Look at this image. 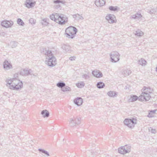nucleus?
I'll return each mask as SVG.
<instances>
[{
	"instance_id": "obj_22",
	"label": "nucleus",
	"mask_w": 157,
	"mask_h": 157,
	"mask_svg": "<svg viewBox=\"0 0 157 157\" xmlns=\"http://www.w3.org/2000/svg\"><path fill=\"white\" fill-rule=\"evenodd\" d=\"M107 94L110 97L113 98L116 97L117 95V92L114 91H110L107 93Z\"/></svg>"
},
{
	"instance_id": "obj_5",
	"label": "nucleus",
	"mask_w": 157,
	"mask_h": 157,
	"mask_svg": "<svg viewBox=\"0 0 157 157\" xmlns=\"http://www.w3.org/2000/svg\"><path fill=\"white\" fill-rule=\"evenodd\" d=\"M111 61L113 63H116L120 60V54L116 51H113L111 52L110 54Z\"/></svg>"
},
{
	"instance_id": "obj_15",
	"label": "nucleus",
	"mask_w": 157,
	"mask_h": 157,
	"mask_svg": "<svg viewBox=\"0 0 157 157\" xmlns=\"http://www.w3.org/2000/svg\"><path fill=\"white\" fill-rule=\"evenodd\" d=\"M132 72L131 71L128 69H124L122 70V74L123 75L124 77L129 75Z\"/></svg>"
},
{
	"instance_id": "obj_26",
	"label": "nucleus",
	"mask_w": 157,
	"mask_h": 157,
	"mask_svg": "<svg viewBox=\"0 0 157 157\" xmlns=\"http://www.w3.org/2000/svg\"><path fill=\"white\" fill-rule=\"evenodd\" d=\"M105 86V84L102 82H99L97 84V87L99 89L103 88Z\"/></svg>"
},
{
	"instance_id": "obj_42",
	"label": "nucleus",
	"mask_w": 157,
	"mask_h": 157,
	"mask_svg": "<svg viewBox=\"0 0 157 157\" xmlns=\"http://www.w3.org/2000/svg\"><path fill=\"white\" fill-rule=\"evenodd\" d=\"M50 18L52 20L55 21V14H52L50 16Z\"/></svg>"
},
{
	"instance_id": "obj_30",
	"label": "nucleus",
	"mask_w": 157,
	"mask_h": 157,
	"mask_svg": "<svg viewBox=\"0 0 157 157\" xmlns=\"http://www.w3.org/2000/svg\"><path fill=\"white\" fill-rule=\"evenodd\" d=\"M109 9L112 11H118V10L119 9V8L117 6H110L109 8Z\"/></svg>"
},
{
	"instance_id": "obj_27",
	"label": "nucleus",
	"mask_w": 157,
	"mask_h": 157,
	"mask_svg": "<svg viewBox=\"0 0 157 157\" xmlns=\"http://www.w3.org/2000/svg\"><path fill=\"white\" fill-rule=\"evenodd\" d=\"M74 120L75 125L76 124H79L81 123V118L77 117L76 118L73 117Z\"/></svg>"
},
{
	"instance_id": "obj_35",
	"label": "nucleus",
	"mask_w": 157,
	"mask_h": 157,
	"mask_svg": "<svg viewBox=\"0 0 157 157\" xmlns=\"http://www.w3.org/2000/svg\"><path fill=\"white\" fill-rule=\"evenodd\" d=\"M38 151H39L41 152L42 153L45 154V155H47L48 156H49V154L48 152L47 151L43 149L40 148L38 149Z\"/></svg>"
},
{
	"instance_id": "obj_9",
	"label": "nucleus",
	"mask_w": 157,
	"mask_h": 157,
	"mask_svg": "<svg viewBox=\"0 0 157 157\" xmlns=\"http://www.w3.org/2000/svg\"><path fill=\"white\" fill-rule=\"evenodd\" d=\"M105 19L110 24L116 23L117 21L115 17L113 14H108L106 16Z\"/></svg>"
},
{
	"instance_id": "obj_31",
	"label": "nucleus",
	"mask_w": 157,
	"mask_h": 157,
	"mask_svg": "<svg viewBox=\"0 0 157 157\" xmlns=\"http://www.w3.org/2000/svg\"><path fill=\"white\" fill-rule=\"evenodd\" d=\"M56 86L59 87L61 88L62 89L65 86V84L63 82H59L57 84Z\"/></svg>"
},
{
	"instance_id": "obj_44",
	"label": "nucleus",
	"mask_w": 157,
	"mask_h": 157,
	"mask_svg": "<svg viewBox=\"0 0 157 157\" xmlns=\"http://www.w3.org/2000/svg\"><path fill=\"white\" fill-rule=\"evenodd\" d=\"M136 19H138L141 17L142 15L140 13H136Z\"/></svg>"
},
{
	"instance_id": "obj_55",
	"label": "nucleus",
	"mask_w": 157,
	"mask_h": 157,
	"mask_svg": "<svg viewBox=\"0 0 157 157\" xmlns=\"http://www.w3.org/2000/svg\"><path fill=\"white\" fill-rule=\"evenodd\" d=\"M149 13H151V11H150V12Z\"/></svg>"
},
{
	"instance_id": "obj_20",
	"label": "nucleus",
	"mask_w": 157,
	"mask_h": 157,
	"mask_svg": "<svg viewBox=\"0 0 157 157\" xmlns=\"http://www.w3.org/2000/svg\"><path fill=\"white\" fill-rule=\"evenodd\" d=\"M145 88L144 89L143 92L142 93H148L149 94H151L152 93V92L153 91L152 89L150 87H144Z\"/></svg>"
},
{
	"instance_id": "obj_11",
	"label": "nucleus",
	"mask_w": 157,
	"mask_h": 157,
	"mask_svg": "<svg viewBox=\"0 0 157 157\" xmlns=\"http://www.w3.org/2000/svg\"><path fill=\"white\" fill-rule=\"evenodd\" d=\"M65 17H63V14H61L59 18L56 20V23H59L60 25H63L68 21V18L66 17L65 19H64Z\"/></svg>"
},
{
	"instance_id": "obj_45",
	"label": "nucleus",
	"mask_w": 157,
	"mask_h": 157,
	"mask_svg": "<svg viewBox=\"0 0 157 157\" xmlns=\"http://www.w3.org/2000/svg\"><path fill=\"white\" fill-rule=\"evenodd\" d=\"M76 57L74 56H71L69 58V59L71 61H73L75 60Z\"/></svg>"
},
{
	"instance_id": "obj_12",
	"label": "nucleus",
	"mask_w": 157,
	"mask_h": 157,
	"mask_svg": "<svg viewBox=\"0 0 157 157\" xmlns=\"http://www.w3.org/2000/svg\"><path fill=\"white\" fill-rule=\"evenodd\" d=\"M31 71L30 69L28 70L24 69L20 71L19 73L20 75L22 76H27L29 75H32L33 74L30 73V71Z\"/></svg>"
},
{
	"instance_id": "obj_38",
	"label": "nucleus",
	"mask_w": 157,
	"mask_h": 157,
	"mask_svg": "<svg viewBox=\"0 0 157 157\" xmlns=\"http://www.w3.org/2000/svg\"><path fill=\"white\" fill-rule=\"evenodd\" d=\"M131 99L132 101H134L138 99V97L137 96L134 95L132 96H131Z\"/></svg>"
},
{
	"instance_id": "obj_2",
	"label": "nucleus",
	"mask_w": 157,
	"mask_h": 157,
	"mask_svg": "<svg viewBox=\"0 0 157 157\" xmlns=\"http://www.w3.org/2000/svg\"><path fill=\"white\" fill-rule=\"evenodd\" d=\"M77 29L76 28L73 26H70L67 28L65 30L66 36L69 38H73L76 33L77 32Z\"/></svg>"
},
{
	"instance_id": "obj_17",
	"label": "nucleus",
	"mask_w": 157,
	"mask_h": 157,
	"mask_svg": "<svg viewBox=\"0 0 157 157\" xmlns=\"http://www.w3.org/2000/svg\"><path fill=\"white\" fill-rule=\"evenodd\" d=\"M72 16L75 20L77 21H79L80 19L83 20L84 19V18L82 16L78 13L72 15Z\"/></svg>"
},
{
	"instance_id": "obj_36",
	"label": "nucleus",
	"mask_w": 157,
	"mask_h": 157,
	"mask_svg": "<svg viewBox=\"0 0 157 157\" xmlns=\"http://www.w3.org/2000/svg\"><path fill=\"white\" fill-rule=\"evenodd\" d=\"M85 83L83 82H82L80 83H78L76 84L77 86L80 88H82L84 87Z\"/></svg>"
},
{
	"instance_id": "obj_54",
	"label": "nucleus",
	"mask_w": 157,
	"mask_h": 157,
	"mask_svg": "<svg viewBox=\"0 0 157 157\" xmlns=\"http://www.w3.org/2000/svg\"><path fill=\"white\" fill-rule=\"evenodd\" d=\"M33 75L34 76H36V75H34V74H33Z\"/></svg>"
},
{
	"instance_id": "obj_29",
	"label": "nucleus",
	"mask_w": 157,
	"mask_h": 157,
	"mask_svg": "<svg viewBox=\"0 0 157 157\" xmlns=\"http://www.w3.org/2000/svg\"><path fill=\"white\" fill-rule=\"evenodd\" d=\"M142 94L144 95V97H145V101H148L151 98L150 94L148 93H142Z\"/></svg>"
},
{
	"instance_id": "obj_14",
	"label": "nucleus",
	"mask_w": 157,
	"mask_h": 157,
	"mask_svg": "<svg viewBox=\"0 0 157 157\" xmlns=\"http://www.w3.org/2000/svg\"><path fill=\"white\" fill-rule=\"evenodd\" d=\"M105 3V0H96L95 2V4L97 6H103Z\"/></svg>"
},
{
	"instance_id": "obj_23",
	"label": "nucleus",
	"mask_w": 157,
	"mask_h": 157,
	"mask_svg": "<svg viewBox=\"0 0 157 157\" xmlns=\"http://www.w3.org/2000/svg\"><path fill=\"white\" fill-rule=\"evenodd\" d=\"M36 2H31L30 3L28 2L25 3V4L26 5V6L28 7V8H31L34 7L35 5Z\"/></svg>"
},
{
	"instance_id": "obj_21",
	"label": "nucleus",
	"mask_w": 157,
	"mask_h": 157,
	"mask_svg": "<svg viewBox=\"0 0 157 157\" xmlns=\"http://www.w3.org/2000/svg\"><path fill=\"white\" fill-rule=\"evenodd\" d=\"M62 48L63 50L66 52H69L71 51V47L68 45L63 44L62 46Z\"/></svg>"
},
{
	"instance_id": "obj_47",
	"label": "nucleus",
	"mask_w": 157,
	"mask_h": 157,
	"mask_svg": "<svg viewBox=\"0 0 157 157\" xmlns=\"http://www.w3.org/2000/svg\"><path fill=\"white\" fill-rule=\"evenodd\" d=\"M0 35L3 36H5L6 35V33L4 32H2L0 33Z\"/></svg>"
},
{
	"instance_id": "obj_19",
	"label": "nucleus",
	"mask_w": 157,
	"mask_h": 157,
	"mask_svg": "<svg viewBox=\"0 0 157 157\" xmlns=\"http://www.w3.org/2000/svg\"><path fill=\"white\" fill-rule=\"evenodd\" d=\"M41 114L43 115L44 117H47L49 116V113L47 110L42 111L41 112Z\"/></svg>"
},
{
	"instance_id": "obj_50",
	"label": "nucleus",
	"mask_w": 157,
	"mask_h": 157,
	"mask_svg": "<svg viewBox=\"0 0 157 157\" xmlns=\"http://www.w3.org/2000/svg\"><path fill=\"white\" fill-rule=\"evenodd\" d=\"M32 1H33V0H26L25 3H27V2H28L29 3H30L31 2H32Z\"/></svg>"
},
{
	"instance_id": "obj_13",
	"label": "nucleus",
	"mask_w": 157,
	"mask_h": 157,
	"mask_svg": "<svg viewBox=\"0 0 157 157\" xmlns=\"http://www.w3.org/2000/svg\"><path fill=\"white\" fill-rule=\"evenodd\" d=\"M74 102L75 104L78 106H79L82 104L83 99L81 97H77L74 100Z\"/></svg>"
},
{
	"instance_id": "obj_28",
	"label": "nucleus",
	"mask_w": 157,
	"mask_h": 157,
	"mask_svg": "<svg viewBox=\"0 0 157 157\" xmlns=\"http://www.w3.org/2000/svg\"><path fill=\"white\" fill-rule=\"evenodd\" d=\"M47 18H44L43 19L41 23L42 25L46 26L48 25L49 24L48 22V20Z\"/></svg>"
},
{
	"instance_id": "obj_8",
	"label": "nucleus",
	"mask_w": 157,
	"mask_h": 157,
	"mask_svg": "<svg viewBox=\"0 0 157 157\" xmlns=\"http://www.w3.org/2000/svg\"><path fill=\"white\" fill-rule=\"evenodd\" d=\"M3 68L5 71H8L13 68V66L10 62L6 59L3 63Z\"/></svg>"
},
{
	"instance_id": "obj_34",
	"label": "nucleus",
	"mask_w": 157,
	"mask_h": 157,
	"mask_svg": "<svg viewBox=\"0 0 157 157\" xmlns=\"http://www.w3.org/2000/svg\"><path fill=\"white\" fill-rule=\"evenodd\" d=\"M17 24L20 25L24 26L25 23L20 18H18L17 20Z\"/></svg>"
},
{
	"instance_id": "obj_4",
	"label": "nucleus",
	"mask_w": 157,
	"mask_h": 157,
	"mask_svg": "<svg viewBox=\"0 0 157 157\" xmlns=\"http://www.w3.org/2000/svg\"><path fill=\"white\" fill-rule=\"evenodd\" d=\"M46 59L45 63L48 66L53 67L57 64L56 59L54 56L49 58H46Z\"/></svg>"
},
{
	"instance_id": "obj_25",
	"label": "nucleus",
	"mask_w": 157,
	"mask_h": 157,
	"mask_svg": "<svg viewBox=\"0 0 157 157\" xmlns=\"http://www.w3.org/2000/svg\"><path fill=\"white\" fill-rule=\"evenodd\" d=\"M134 34L137 36H141L143 34V33L139 29L135 31L134 32Z\"/></svg>"
},
{
	"instance_id": "obj_6",
	"label": "nucleus",
	"mask_w": 157,
	"mask_h": 157,
	"mask_svg": "<svg viewBox=\"0 0 157 157\" xmlns=\"http://www.w3.org/2000/svg\"><path fill=\"white\" fill-rule=\"evenodd\" d=\"M131 147L128 145H125L118 148V152L122 154H124L130 151Z\"/></svg>"
},
{
	"instance_id": "obj_10",
	"label": "nucleus",
	"mask_w": 157,
	"mask_h": 157,
	"mask_svg": "<svg viewBox=\"0 0 157 157\" xmlns=\"http://www.w3.org/2000/svg\"><path fill=\"white\" fill-rule=\"evenodd\" d=\"M13 24V22L11 21L5 20L2 21L1 22V25L6 28L11 27Z\"/></svg>"
},
{
	"instance_id": "obj_18",
	"label": "nucleus",
	"mask_w": 157,
	"mask_h": 157,
	"mask_svg": "<svg viewBox=\"0 0 157 157\" xmlns=\"http://www.w3.org/2000/svg\"><path fill=\"white\" fill-rule=\"evenodd\" d=\"M8 44L9 46L12 48H14L17 46L18 43L15 41L11 40Z\"/></svg>"
},
{
	"instance_id": "obj_46",
	"label": "nucleus",
	"mask_w": 157,
	"mask_h": 157,
	"mask_svg": "<svg viewBox=\"0 0 157 157\" xmlns=\"http://www.w3.org/2000/svg\"><path fill=\"white\" fill-rule=\"evenodd\" d=\"M152 114L150 112L147 115V117H153V115H152Z\"/></svg>"
},
{
	"instance_id": "obj_40",
	"label": "nucleus",
	"mask_w": 157,
	"mask_h": 157,
	"mask_svg": "<svg viewBox=\"0 0 157 157\" xmlns=\"http://www.w3.org/2000/svg\"><path fill=\"white\" fill-rule=\"evenodd\" d=\"M82 78L86 80L89 78V75L86 74H84L82 76Z\"/></svg>"
},
{
	"instance_id": "obj_37",
	"label": "nucleus",
	"mask_w": 157,
	"mask_h": 157,
	"mask_svg": "<svg viewBox=\"0 0 157 157\" xmlns=\"http://www.w3.org/2000/svg\"><path fill=\"white\" fill-rule=\"evenodd\" d=\"M139 100L141 101H144L145 100V97L144 96V95L141 94L138 97Z\"/></svg>"
},
{
	"instance_id": "obj_1",
	"label": "nucleus",
	"mask_w": 157,
	"mask_h": 157,
	"mask_svg": "<svg viewBox=\"0 0 157 157\" xmlns=\"http://www.w3.org/2000/svg\"><path fill=\"white\" fill-rule=\"evenodd\" d=\"M6 82L7 86L12 90H17L23 87L22 82L17 78L7 79Z\"/></svg>"
},
{
	"instance_id": "obj_51",
	"label": "nucleus",
	"mask_w": 157,
	"mask_h": 157,
	"mask_svg": "<svg viewBox=\"0 0 157 157\" xmlns=\"http://www.w3.org/2000/svg\"><path fill=\"white\" fill-rule=\"evenodd\" d=\"M132 18H134V19H136V14L135 15H132Z\"/></svg>"
},
{
	"instance_id": "obj_7",
	"label": "nucleus",
	"mask_w": 157,
	"mask_h": 157,
	"mask_svg": "<svg viewBox=\"0 0 157 157\" xmlns=\"http://www.w3.org/2000/svg\"><path fill=\"white\" fill-rule=\"evenodd\" d=\"M41 53L45 55L46 59V58H49L53 56L51 50L47 49L46 48H43L41 49Z\"/></svg>"
},
{
	"instance_id": "obj_32",
	"label": "nucleus",
	"mask_w": 157,
	"mask_h": 157,
	"mask_svg": "<svg viewBox=\"0 0 157 157\" xmlns=\"http://www.w3.org/2000/svg\"><path fill=\"white\" fill-rule=\"evenodd\" d=\"M53 2L55 4L61 3L62 4L64 5H65V3H66V2L65 1H62L61 0H55L53 1Z\"/></svg>"
},
{
	"instance_id": "obj_3",
	"label": "nucleus",
	"mask_w": 157,
	"mask_h": 157,
	"mask_svg": "<svg viewBox=\"0 0 157 157\" xmlns=\"http://www.w3.org/2000/svg\"><path fill=\"white\" fill-rule=\"evenodd\" d=\"M136 119L132 118L131 119H125L124 121V124L131 128H134L136 124Z\"/></svg>"
},
{
	"instance_id": "obj_33",
	"label": "nucleus",
	"mask_w": 157,
	"mask_h": 157,
	"mask_svg": "<svg viewBox=\"0 0 157 157\" xmlns=\"http://www.w3.org/2000/svg\"><path fill=\"white\" fill-rule=\"evenodd\" d=\"M62 91L63 92L70 91L71 90V88L67 86H65L61 89Z\"/></svg>"
},
{
	"instance_id": "obj_48",
	"label": "nucleus",
	"mask_w": 157,
	"mask_h": 157,
	"mask_svg": "<svg viewBox=\"0 0 157 157\" xmlns=\"http://www.w3.org/2000/svg\"><path fill=\"white\" fill-rule=\"evenodd\" d=\"M151 132L152 133L154 134L156 132V131L155 129H151Z\"/></svg>"
},
{
	"instance_id": "obj_16",
	"label": "nucleus",
	"mask_w": 157,
	"mask_h": 157,
	"mask_svg": "<svg viewBox=\"0 0 157 157\" xmlns=\"http://www.w3.org/2000/svg\"><path fill=\"white\" fill-rule=\"evenodd\" d=\"M92 73L94 76L97 78L101 77L103 76L102 73L99 71H93Z\"/></svg>"
},
{
	"instance_id": "obj_53",
	"label": "nucleus",
	"mask_w": 157,
	"mask_h": 157,
	"mask_svg": "<svg viewBox=\"0 0 157 157\" xmlns=\"http://www.w3.org/2000/svg\"><path fill=\"white\" fill-rule=\"evenodd\" d=\"M17 73H16L14 75V77H15V78H16V77H17Z\"/></svg>"
},
{
	"instance_id": "obj_41",
	"label": "nucleus",
	"mask_w": 157,
	"mask_h": 157,
	"mask_svg": "<svg viewBox=\"0 0 157 157\" xmlns=\"http://www.w3.org/2000/svg\"><path fill=\"white\" fill-rule=\"evenodd\" d=\"M60 15L58 13H56L55 14V22H56V20H57V19H58V18H59L60 17Z\"/></svg>"
},
{
	"instance_id": "obj_24",
	"label": "nucleus",
	"mask_w": 157,
	"mask_h": 157,
	"mask_svg": "<svg viewBox=\"0 0 157 157\" xmlns=\"http://www.w3.org/2000/svg\"><path fill=\"white\" fill-rule=\"evenodd\" d=\"M146 61L143 58H141L138 61V63L139 65L142 66H144L146 64Z\"/></svg>"
},
{
	"instance_id": "obj_39",
	"label": "nucleus",
	"mask_w": 157,
	"mask_h": 157,
	"mask_svg": "<svg viewBox=\"0 0 157 157\" xmlns=\"http://www.w3.org/2000/svg\"><path fill=\"white\" fill-rule=\"evenodd\" d=\"M75 122L74 118H71L69 121V123L72 126H74L75 125Z\"/></svg>"
},
{
	"instance_id": "obj_43",
	"label": "nucleus",
	"mask_w": 157,
	"mask_h": 157,
	"mask_svg": "<svg viewBox=\"0 0 157 157\" xmlns=\"http://www.w3.org/2000/svg\"><path fill=\"white\" fill-rule=\"evenodd\" d=\"M29 22L31 23V24H35V21L34 20L33 18H31L29 20Z\"/></svg>"
},
{
	"instance_id": "obj_49",
	"label": "nucleus",
	"mask_w": 157,
	"mask_h": 157,
	"mask_svg": "<svg viewBox=\"0 0 157 157\" xmlns=\"http://www.w3.org/2000/svg\"><path fill=\"white\" fill-rule=\"evenodd\" d=\"M61 6L60 5H58L55 6V8L56 9H58L60 8Z\"/></svg>"
},
{
	"instance_id": "obj_52",
	"label": "nucleus",
	"mask_w": 157,
	"mask_h": 157,
	"mask_svg": "<svg viewBox=\"0 0 157 157\" xmlns=\"http://www.w3.org/2000/svg\"><path fill=\"white\" fill-rule=\"evenodd\" d=\"M155 110H154L153 111H150L151 113L152 114L155 113Z\"/></svg>"
}]
</instances>
